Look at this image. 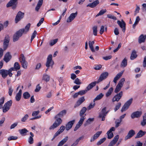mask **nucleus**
Segmentation results:
<instances>
[{"mask_svg": "<svg viewBox=\"0 0 146 146\" xmlns=\"http://www.w3.org/2000/svg\"><path fill=\"white\" fill-rule=\"evenodd\" d=\"M106 108L105 107L103 108L101 111V113L99 114V115H106L107 114V112H106Z\"/></svg>", "mask_w": 146, "mask_h": 146, "instance_id": "obj_45", "label": "nucleus"}, {"mask_svg": "<svg viewBox=\"0 0 146 146\" xmlns=\"http://www.w3.org/2000/svg\"><path fill=\"white\" fill-rule=\"evenodd\" d=\"M20 61L21 62L26 61L25 58L23 54H21L20 57Z\"/></svg>", "mask_w": 146, "mask_h": 146, "instance_id": "obj_47", "label": "nucleus"}, {"mask_svg": "<svg viewBox=\"0 0 146 146\" xmlns=\"http://www.w3.org/2000/svg\"><path fill=\"white\" fill-rule=\"evenodd\" d=\"M55 9L54 8H52L51 9L48 10L46 12V14H47L48 16L52 15V13L51 11H55Z\"/></svg>", "mask_w": 146, "mask_h": 146, "instance_id": "obj_49", "label": "nucleus"}, {"mask_svg": "<svg viewBox=\"0 0 146 146\" xmlns=\"http://www.w3.org/2000/svg\"><path fill=\"white\" fill-rule=\"evenodd\" d=\"M85 100L84 97V96L80 98L77 101L75 105L74 108H76L80 105Z\"/></svg>", "mask_w": 146, "mask_h": 146, "instance_id": "obj_18", "label": "nucleus"}, {"mask_svg": "<svg viewBox=\"0 0 146 146\" xmlns=\"http://www.w3.org/2000/svg\"><path fill=\"white\" fill-rule=\"evenodd\" d=\"M107 10L106 9H102L100 10L99 12L96 15V17H98L100 15H103L104 13L106 12Z\"/></svg>", "mask_w": 146, "mask_h": 146, "instance_id": "obj_44", "label": "nucleus"}, {"mask_svg": "<svg viewBox=\"0 0 146 146\" xmlns=\"http://www.w3.org/2000/svg\"><path fill=\"white\" fill-rule=\"evenodd\" d=\"M78 13L76 12L75 13H73L71 14L69 17L67 19L66 21L68 23H70L73 20L75 17L77 16Z\"/></svg>", "mask_w": 146, "mask_h": 146, "instance_id": "obj_14", "label": "nucleus"}, {"mask_svg": "<svg viewBox=\"0 0 146 146\" xmlns=\"http://www.w3.org/2000/svg\"><path fill=\"white\" fill-rule=\"evenodd\" d=\"M97 83H98V81H95L92 82L89 84L86 88L87 90L89 91Z\"/></svg>", "mask_w": 146, "mask_h": 146, "instance_id": "obj_25", "label": "nucleus"}, {"mask_svg": "<svg viewBox=\"0 0 146 146\" xmlns=\"http://www.w3.org/2000/svg\"><path fill=\"white\" fill-rule=\"evenodd\" d=\"M10 41V37L8 35H7L5 37L3 40V48L4 50L7 49L8 47Z\"/></svg>", "mask_w": 146, "mask_h": 146, "instance_id": "obj_7", "label": "nucleus"}, {"mask_svg": "<svg viewBox=\"0 0 146 146\" xmlns=\"http://www.w3.org/2000/svg\"><path fill=\"white\" fill-rule=\"evenodd\" d=\"M146 38V35L143 34L141 35L138 38V42L139 43L144 42H145Z\"/></svg>", "mask_w": 146, "mask_h": 146, "instance_id": "obj_24", "label": "nucleus"}, {"mask_svg": "<svg viewBox=\"0 0 146 146\" xmlns=\"http://www.w3.org/2000/svg\"><path fill=\"white\" fill-rule=\"evenodd\" d=\"M106 140V138L105 137H104L101 139L100 140L97 142V145H101L102 143H103Z\"/></svg>", "mask_w": 146, "mask_h": 146, "instance_id": "obj_56", "label": "nucleus"}, {"mask_svg": "<svg viewBox=\"0 0 146 146\" xmlns=\"http://www.w3.org/2000/svg\"><path fill=\"white\" fill-rule=\"evenodd\" d=\"M87 92V90H81L78 92L79 95H83L85 94Z\"/></svg>", "mask_w": 146, "mask_h": 146, "instance_id": "obj_61", "label": "nucleus"}, {"mask_svg": "<svg viewBox=\"0 0 146 146\" xmlns=\"http://www.w3.org/2000/svg\"><path fill=\"white\" fill-rule=\"evenodd\" d=\"M5 98L3 97L0 99V109L2 108V105L4 103Z\"/></svg>", "mask_w": 146, "mask_h": 146, "instance_id": "obj_51", "label": "nucleus"}, {"mask_svg": "<svg viewBox=\"0 0 146 146\" xmlns=\"http://www.w3.org/2000/svg\"><path fill=\"white\" fill-rule=\"evenodd\" d=\"M11 55L10 54L9 52H7L5 55L4 58V60L6 62H8L11 59Z\"/></svg>", "mask_w": 146, "mask_h": 146, "instance_id": "obj_19", "label": "nucleus"}, {"mask_svg": "<svg viewBox=\"0 0 146 146\" xmlns=\"http://www.w3.org/2000/svg\"><path fill=\"white\" fill-rule=\"evenodd\" d=\"M119 138V135H116L114 137L113 139L111 141H112L113 142H114L115 143H116L117 141H118Z\"/></svg>", "mask_w": 146, "mask_h": 146, "instance_id": "obj_62", "label": "nucleus"}, {"mask_svg": "<svg viewBox=\"0 0 146 146\" xmlns=\"http://www.w3.org/2000/svg\"><path fill=\"white\" fill-rule=\"evenodd\" d=\"M117 23L119 27L122 29L123 32H125V31L126 24L124 21L122 19L121 21H118Z\"/></svg>", "mask_w": 146, "mask_h": 146, "instance_id": "obj_11", "label": "nucleus"}, {"mask_svg": "<svg viewBox=\"0 0 146 146\" xmlns=\"http://www.w3.org/2000/svg\"><path fill=\"white\" fill-rule=\"evenodd\" d=\"M54 64V62L52 60V55L51 54H50L47 58L46 66L48 67L50 66L52 67Z\"/></svg>", "mask_w": 146, "mask_h": 146, "instance_id": "obj_6", "label": "nucleus"}, {"mask_svg": "<svg viewBox=\"0 0 146 146\" xmlns=\"http://www.w3.org/2000/svg\"><path fill=\"white\" fill-rule=\"evenodd\" d=\"M135 134V131L131 129L129 131L127 135L125 137V140H126L128 139H130Z\"/></svg>", "mask_w": 146, "mask_h": 146, "instance_id": "obj_16", "label": "nucleus"}, {"mask_svg": "<svg viewBox=\"0 0 146 146\" xmlns=\"http://www.w3.org/2000/svg\"><path fill=\"white\" fill-rule=\"evenodd\" d=\"M123 93L122 91H121L119 93L116 95L113 98L112 101L113 102L115 101L118 102L121 98L123 96Z\"/></svg>", "mask_w": 146, "mask_h": 146, "instance_id": "obj_12", "label": "nucleus"}, {"mask_svg": "<svg viewBox=\"0 0 146 146\" xmlns=\"http://www.w3.org/2000/svg\"><path fill=\"white\" fill-rule=\"evenodd\" d=\"M115 130V128L113 127H112L107 132V134L108 135V137L109 139H111L113 136L112 131H114Z\"/></svg>", "mask_w": 146, "mask_h": 146, "instance_id": "obj_17", "label": "nucleus"}, {"mask_svg": "<svg viewBox=\"0 0 146 146\" xmlns=\"http://www.w3.org/2000/svg\"><path fill=\"white\" fill-rule=\"evenodd\" d=\"M19 131L21 135H25V134L27 133L28 131L26 129L24 128L22 129L19 130Z\"/></svg>", "mask_w": 146, "mask_h": 146, "instance_id": "obj_39", "label": "nucleus"}, {"mask_svg": "<svg viewBox=\"0 0 146 146\" xmlns=\"http://www.w3.org/2000/svg\"><path fill=\"white\" fill-rule=\"evenodd\" d=\"M123 74V72H121L118 73L117 75L115 76L114 78L113 82L115 83H116L117 82V80L119 79V78L121 77Z\"/></svg>", "mask_w": 146, "mask_h": 146, "instance_id": "obj_28", "label": "nucleus"}, {"mask_svg": "<svg viewBox=\"0 0 146 146\" xmlns=\"http://www.w3.org/2000/svg\"><path fill=\"white\" fill-rule=\"evenodd\" d=\"M37 34V32L36 31H35L32 34L31 38V42L33 40L34 38L35 37Z\"/></svg>", "mask_w": 146, "mask_h": 146, "instance_id": "obj_58", "label": "nucleus"}, {"mask_svg": "<svg viewBox=\"0 0 146 146\" xmlns=\"http://www.w3.org/2000/svg\"><path fill=\"white\" fill-rule=\"evenodd\" d=\"M99 3V1L98 0L96 1L93 3L88 4L87 7H90L91 8H93L96 6Z\"/></svg>", "mask_w": 146, "mask_h": 146, "instance_id": "obj_29", "label": "nucleus"}, {"mask_svg": "<svg viewBox=\"0 0 146 146\" xmlns=\"http://www.w3.org/2000/svg\"><path fill=\"white\" fill-rule=\"evenodd\" d=\"M102 133V131H98L90 139V142H92L94 141Z\"/></svg>", "mask_w": 146, "mask_h": 146, "instance_id": "obj_21", "label": "nucleus"}, {"mask_svg": "<svg viewBox=\"0 0 146 146\" xmlns=\"http://www.w3.org/2000/svg\"><path fill=\"white\" fill-rule=\"evenodd\" d=\"M109 74L107 72L102 73L100 75L99 79L97 80L98 83L106 79L108 76Z\"/></svg>", "mask_w": 146, "mask_h": 146, "instance_id": "obj_10", "label": "nucleus"}, {"mask_svg": "<svg viewBox=\"0 0 146 146\" xmlns=\"http://www.w3.org/2000/svg\"><path fill=\"white\" fill-rule=\"evenodd\" d=\"M66 113V111L65 110H63L60 111L58 114L56 115L55 117V118H60L62 117L65 115Z\"/></svg>", "mask_w": 146, "mask_h": 146, "instance_id": "obj_23", "label": "nucleus"}, {"mask_svg": "<svg viewBox=\"0 0 146 146\" xmlns=\"http://www.w3.org/2000/svg\"><path fill=\"white\" fill-rule=\"evenodd\" d=\"M121 103L120 102H119L117 104V105L115 107L114 109L115 111H116L117 110L119 109L121 106Z\"/></svg>", "mask_w": 146, "mask_h": 146, "instance_id": "obj_60", "label": "nucleus"}, {"mask_svg": "<svg viewBox=\"0 0 146 146\" xmlns=\"http://www.w3.org/2000/svg\"><path fill=\"white\" fill-rule=\"evenodd\" d=\"M94 43V41H90L89 42V47L92 52H95V50L94 48L93 45Z\"/></svg>", "mask_w": 146, "mask_h": 146, "instance_id": "obj_34", "label": "nucleus"}, {"mask_svg": "<svg viewBox=\"0 0 146 146\" xmlns=\"http://www.w3.org/2000/svg\"><path fill=\"white\" fill-rule=\"evenodd\" d=\"M94 118H89L86 122L84 124V126L85 127L87 126L88 125L90 124L92 122L94 121Z\"/></svg>", "mask_w": 146, "mask_h": 146, "instance_id": "obj_35", "label": "nucleus"}, {"mask_svg": "<svg viewBox=\"0 0 146 146\" xmlns=\"http://www.w3.org/2000/svg\"><path fill=\"white\" fill-rule=\"evenodd\" d=\"M145 131H143L142 130H140L137 134L135 138H139L143 136L145 134Z\"/></svg>", "mask_w": 146, "mask_h": 146, "instance_id": "obj_32", "label": "nucleus"}, {"mask_svg": "<svg viewBox=\"0 0 146 146\" xmlns=\"http://www.w3.org/2000/svg\"><path fill=\"white\" fill-rule=\"evenodd\" d=\"M123 74V72H121L118 73L117 75L115 76L114 78L113 82L115 83H116L117 82V80L119 79V78L121 77Z\"/></svg>", "mask_w": 146, "mask_h": 146, "instance_id": "obj_27", "label": "nucleus"}, {"mask_svg": "<svg viewBox=\"0 0 146 146\" xmlns=\"http://www.w3.org/2000/svg\"><path fill=\"white\" fill-rule=\"evenodd\" d=\"M12 102L11 100H9L4 105L3 108V112L5 113L10 109V107L12 105Z\"/></svg>", "mask_w": 146, "mask_h": 146, "instance_id": "obj_5", "label": "nucleus"}, {"mask_svg": "<svg viewBox=\"0 0 146 146\" xmlns=\"http://www.w3.org/2000/svg\"><path fill=\"white\" fill-rule=\"evenodd\" d=\"M29 115L27 114H26L21 119L22 122H25L28 118Z\"/></svg>", "mask_w": 146, "mask_h": 146, "instance_id": "obj_63", "label": "nucleus"}, {"mask_svg": "<svg viewBox=\"0 0 146 146\" xmlns=\"http://www.w3.org/2000/svg\"><path fill=\"white\" fill-rule=\"evenodd\" d=\"M133 98H131L126 102L122 108L121 110V111L122 112L128 109L129 106L131 104Z\"/></svg>", "mask_w": 146, "mask_h": 146, "instance_id": "obj_4", "label": "nucleus"}, {"mask_svg": "<svg viewBox=\"0 0 146 146\" xmlns=\"http://www.w3.org/2000/svg\"><path fill=\"white\" fill-rule=\"evenodd\" d=\"M122 87L120 86L117 85L115 90V93H117L121 90Z\"/></svg>", "mask_w": 146, "mask_h": 146, "instance_id": "obj_55", "label": "nucleus"}, {"mask_svg": "<svg viewBox=\"0 0 146 146\" xmlns=\"http://www.w3.org/2000/svg\"><path fill=\"white\" fill-rule=\"evenodd\" d=\"M104 95L102 93L100 94L94 99V101H96L100 100L103 97Z\"/></svg>", "mask_w": 146, "mask_h": 146, "instance_id": "obj_40", "label": "nucleus"}, {"mask_svg": "<svg viewBox=\"0 0 146 146\" xmlns=\"http://www.w3.org/2000/svg\"><path fill=\"white\" fill-rule=\"evenodd\" d=\"M121 122V121H120L119 119H116L115 122V127L116 128L118 127L119 126Z\"/></svg>", "mask_w": 146, "mask_h": 146, "instance_id": "obj_54", "label": "nucleus"}, {"mask_svg": "<svg viewBox=\"0 0 146 146\" xmlns=\"http://www.w3.org/2000/svg\"><path fill=\"white\" fill-rule=\"evenodd\" d=\"M75 122V120H73L68 122L66 125V130L68 131L72 127Z\"/></svg>", "mask_w": 146, "mask_h": 146, "instance_id": "obj_20", "label": "nucleus"}, {"mask_svg": "<svg viewBox=\"0 0 146 146\" xmlns=\"http://www.w3.org/2000/svg\"><path fill=\"white\" fill-rule=\"evenodd\" d=\"M18 0H11L7 4L6 6L7 7L10 6H13L12 8L13 9H15Z\"/></svg>", "mask_w": 146, "mask_h": 146, "instance_id": "obj_8", "label": "nucleus"}, {"mask_svg": "<svg viewBox=\"0 0 146 146\" xmlns=\"http://www.w3.org/2000/svg\"><path fill=\"white\" fill-rule=\"evenodd\" d=\"M97 28L98 27L96 26H94L92 28L93 35L94 36H96L97 35Z\"/></svg>", "mask_w": 146, "mask_h": 146, "instance_id": "obj_43", "label": "nucleus"}, {"mask_svg": "<svg viewBox=\"0 0 146 146\" xmlns=\"http://www.w3.org/2000/svg\"><path fill=\"white\" fill-rule=\"evenodd\" d=\"M140 20V19L139 16H137L136 17L135 22L133 25V29L135 28L136 26L137 25Z\"/></svg>", "mask_w": 146, "mask_h": 146, "instance_id": "obj_41", "label": "nucleus"}, {"mask_svg": "<svg viewBox=\"0 0 146 146\" xmlns=\"http://www.w3.org/2000/svg\"><path fill=\"white\" fill-rule=\"evenodd\" d=\"M107 17L108 18L112 19L115 20L117 19L116 17L112 15L108 14L107 15Z\"/></svg>", "mask_w": 146, "mask_h": 146, "instance_id": "obj_59", "label": "nucleus"}, {"mask_svg": "<svg viewBox=\"0 0 146 146\" xmlns=\"http://www.w3.org/2000/svg\"><path fill=\"white\" fill-rule=\"evenodd\" d=\"M113 88L112 87H111L109 89L108 91L106 94V97H108L111 94L112 92L113 91Z\"/></svg>", "mask_w": 146, "mask_h": 146, "instance_id": "obj_42", "label": "nucleus"}, {"mask_svg": "<svg viewBox=\"0 0 146 146\" xmlns=\"http://www.w3.org/2000/svg\"><path fill=\"white\" fill-rule=\"evenodd\" d=\"M22 94V90L20 89L19 92L17 94L15 97L16 100L17 101H19L21 97V95Z\"/></svg>", "mask_w": 146, "mask_h": 146, "instance_id": "obj_33", "label": "nucleus"}, {"mask_svg": "<svg viewBox=\"0 0 146 146\" xmlns=\"http://www.w3.org/2000/svg\"><path fill=\"white\" fill-rule=\"evenodd\" d=\"M87 110V109L86 107H84L82 108L81 110H80V116L81 117L80 118H82L83 119V120L85 119V116L86 114H85V115H84V114L85 113L86 110Z\"/></svg>", "mask_w": 146, "mask_h": 146, "instance_id": "obj_15", "label": "nucleus"}, {"mask_svg": "<svg viewBox=\"0 0 146 146\" xmlns=\"http://www.w3.org/2000/svg\"><path fill=\"white\" fill-rule=\"evenodd\" d=\"M95 105V101H94V100H93V102L89 104V106L88 107V109L90 110L92 108H93L94 107Z\"/></svg>", "mask_w": 146, "mask_h": 146, "instance_id": "obj_46", "label": "nucleus"}, {"mask_svg": "<svg viewBox=\"0 0 146 146\" xmlns=\"http://www.w3.org/2000/svg\"><path fill=\"white\" fill-rule=\"evenodd\" d=\"M68 137L66 136L58 143L57 146H62L68 140Z\"/></svg>", "mask_w": 146, "mask_h": 146, "instance_id": "obj_30", "label": "nucleus"}, {"mask_svg": "<svg viewBox=\"0 0 146 146\" xmlns=\"http://www.w3.org/2000/svg\"><path fill=\"white\" fill-rule=\"evenodd\" d=\"M10 70V68L8 70L4 69L0 70V74L3 78H5L8 75H9L10 77H11L13 75V74L12 73L11 70Z\"/></svg>", "mask_w": 146, "mask_h": 146, "instance_id": "obj_2", "label": "nucleus"}, {"mask_svg": "<svg viewBox=\"0 0 146 146\" xmlns=\"http://www.w3.org/2000/svg\"><path fill=\"white\" fill-rule=\"evenodd\" d=\"M18 137L17 136H12L9 137L8 139V140H15L17 139Z\"/></svg>", "mask_w": 146, "mask_h": 146, "instance_id": "obj_64", "label": "nucleus"}, {"mask_svg": "<svg viewBox=\"0 0 146 146\" xmlns=\"http://www.w3.org/2000/svg\"><path fill=\"white\" fill-rule=\"evenodd\" d=\"M125 81V79L124 78H121L119 82L117 85L120 86L122 87L124 84Z\"/></svg>", "mask_w": 146, "mask_h": 146, "instance_id": "obj_50", "label": "nucleus"}, {"mask_svg": "<svg viewBox=\"0 0 146 146\" xmlns=\"http://www.w3.org/2000/svg\"><path fill=\"white\" fill-rule=\"evenodd\" d=\"M74 83L77 85H80L82 84L80 79L78 78H76L74 82Z\"/></svg>", "mask_w": 146, "mask_h": 146, "instance_id": "obj_57", "label": "nucleus"}, {"mask_svg": "<svg viewBox=\"0 0 146 146\" xmlns=\"http://www.w3.org/2000/svg\"><path fill=\"white\" fill-rule=\"evenodd\" d=\"M127 65V60L125 58L124 59L122 60L121 64V67H125Z\"/></svg>", "mask_w": 146, "mask_h": 146, "instance_id": "obj_38", "label": "nucleus"}, {"mask_svg": "<svg viewBox=\"0 0 146 146\" xmlns=\"http://www.w3.org/2000/svg\"><path fill=\"white\" fill-rule=\"evenodd\" d=\"M42 79L46 82H48L50 79V76L46 74H44L43 75Z\"/></svg>", "mask_w": 146, "mask_h": 146, "instance_id": "obj_36", "label": "nucleus"}, {"mask_svg": "<svg viewBox=\"0 0 146 146\" xmlns=\"http://www.w3.org/2000/svg\"><path fill=\"white\" fill-rule=\"evenodd\" d=\"M58 39H56L50 41L49 43L50 45L51 46L53 45L57 42L58 41Z\"/></svg>", "mask_w": 146, "mask_h": 146, "instance_id": "obj_53", "label": "nucleus"}, {"mask_svg": "<svg viewBox=\"0 0 146 146\" xmlns=\"http://www.w3.org/2000/svg\"><path fill=\"white\" fill-rule=\"evenodd\" d=\"M83 119L82 118H80L79 122L76 124L74 130L75 131H76L82 125L83 123V122L84 121Z\"/></svg>", "mask_w": 146, "mask_h": 146, "instance_id": "obj_26", "label": "nucleus"}, {"mask_svg": "<svg viewBox=\"0 0 146 146\" xmlns=\"http://www.w3.org/2000/svg\"><path fill=\"white\" fill-rule=\"evenodd\" d=\"M22 67L25 68L27 69L28 65V63L26 61L21 62Z\"/></svg>", "mask_w": 146, "mask_h": 146, "instance_id": "obj_52", "label": "nucleus"}, {"mask_svg": "<svg viewBox=\"0 0 146 146\" xmlns=\"http://www.w3.org/2000/svg\"><path fill=\"white\" fill-rule=\"evenodd\" d=\"M23 97L25 99H28L30 97V95L28 92H26L23 93Z\"/></svg>", "mask_w": 146, "mask_h": 146, "instance_id": "obj_48", "label": "nucleus"}, {"mask_svg": "<svg viewBox=\"0 0 146 146\" xmlns=\"http://www.w3.org/2000/svg\"><path fill=\"white\" fill-rule=\"evenodd\" d=\"M56 120L53 123V125L50 127L49 128L50 130L56 128L62 123V120L60 118H56Z\"/></svg>", "mask_w": 146, "mask_h": 146, "instance_id": "obj_3", "label": "nucleus"}, {"mask_svg": "<svg viewBox=\"0 0 146 146\" xmlns=\"http://www.w3.org/2000/svg\"><path fill=\"white\" fill-rule=\"evenodd\" d=\"M20 67L19 64L18 62H15L14 65V67L10 68L12 72V71H17L20 69Z\"/></svg>", "mask_w": 146, "mask_h": 146, "instance_id": "obj_22", "label": "nucleus"}, {"mask_svg": "<svg viewBox=\"0 0 146 146\" xmlns=\"http://www.w3.org/2000/svg\"><path fill=\"white\" fill-rule=\"evenodd\" d=\"M31 26V24L28 23L25 27V28H22L17 31L13 36V41L15 42L19 39L23 34H26L29 31Z\"/></svg>", "mask_w": 146, "mask_h": 146, "instance_id": "obj_1", "label": "nucleus"}, {"mask_svg": "<svg viewBox=\"0 0 146 146\" xmlns=\"http://www.w3.org/2000/svg\"><path fill=\"white\" fill-rule=\"evenodd\" d=\"M137 56L136 54V52L135 50H133L132 51L130 56V59L133 60Z\"/></svg>", "mask_w": 146, "mask_h": 146, "instance_id": "obj_37", "label": "nucleus"}, {"mask_svg": "<svg viewBox=\"0 0 146 146\" xmlns=\"http://www.w3.org/2000/svg\"><path fill=\"white\" fill-rule=\"evenodd\" d=\"M24 13H22L21 11L18 12L15 19V23H17L18 21L22 19L24 17Z\"/></svg>", "mask_w": 146, "mask_h": 146, "instance_id": "obj_9", "label": "nucleus"}, {"mask_svg": "<svg viewBox=\"0 0 146 146\" xmlns=\"http://www.w3.org/2000/svg\"><path fill=\"white\" fill-rule=\"evenodd\" d=\"M43 3V0H39L38 1L37 5H36V7H35V10L38 11V10L40 8L41 5H42Z\"/></svg>", "mask_w": 146, "mask_h": 146, "instance_id": "obj_31", "label": "nucleus"}, {"mask_svg": "<svg viewBox=\"0 0 146 146\" xmlns=\"http://www.w3.org/2000/svg\"><path fill=\"white\" fill-rule=\"evenodd\" d=\"M142 114L141 111H137L133 112L131 115V117L132 119L135 118H138L140 117Z\"/></svg>", "mask_w": 146, "mask_h": 146, "instance_id": "obj_13", "label": "nucleus"}]
</instances>
